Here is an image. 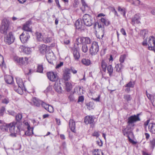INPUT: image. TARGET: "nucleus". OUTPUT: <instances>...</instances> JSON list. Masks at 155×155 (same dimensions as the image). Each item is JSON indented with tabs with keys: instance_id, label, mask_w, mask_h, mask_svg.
I'll use <instances>...</instances> for the list:
<instances>
[{
	"instance_id": "a18cd8bd",
	"label": "nucleus",
	"mask_w": 155,
	"mask_h": 155,
	"mask_svg": "<svg viewBox=\"0 0 155 155\" xmlns=\"http://www.w3.org/2000/svg\"><path fill=\"white\" fill-rule=\"evenodd\" d=\"M94 155H103V153L101 150H95L93 152Z\"/></svg>"
},
{
	"instance_id": "b1692460",
	"label": "nucleus",
	"mask_w": 155,
	"mask_h": 155,
	"mask_svg": "<svg viewBox=\"0 0 155 155\" xmlns=\"http://www.w3.org/2000/svg\"><path fill=\"white\" fill-rule=\"evenodd\" d=\"M5 80L6 83L8 84H11L13 82V78L10 75H5Z\"/></svg>"
},
{
	"instance_id": "9d476101",
	"label": "nucleus",
	"mask_w": 155,
	"mask_h": 155,
	"mask_svg": "<svg viewBox=\"0 0 155 155\" xmlns=\"http://www.w3.org/2000/svg\"><path fill=\"white\" fill-rule=\"evenodd\" d=\"M15 38L12 34V33L10 32L8 35L5 38V41L7 44L10 45L14 41Z\"/></svg>"
},
{
	"instance_id": "4be33fe9",
	"label": "nucleus",
	"mask_w": 155,
	"mask_h": 155,
	"mask_svg": "<svg viewBox=\"0 0 155 155\" xmlns=\"http://www.w3.org/2000/svg\"><path fill=\"white\" fill-rule=\"evenodd\" d=\"M28 130L26 131L25 132V134L23 135V136L25 135L27 136H30L33 134V128H31L30 126L29 125L27 127Z\"/></svg>"
},
{
	"instance_id": "680f3d73",
	"label": "nucleus",
	"mask_w": 155,
	"mask_h": 155,
	"mask_svg": "<svg viewBox=\"0 0 155 155\" xmlns=\"http://www.w3.org/2000/svg\"><path fill=\"white\" fill-rule=\"evenodd\" d=\"M84 100V97L83 96H80L79 97L78 102H82Z\"/></svg>"
},
{
	"instance_id": "c85d7f7f",
	"label": "nucleus",
	"mask_w": 155,
	"mask_h": 155,
	"mask_svg": "<svg viewBox=\"0 0 155 155\" xmlns=\"http://www.w3.org/2000/svg\"><path fill=\"white\" fill-rule=\"evenodd\" d=\"M47 46L46 45L42 44L39 45V49L41 53L44 54L47 51Z\"/></svg>"
},
{
	"instance_id": "ea45409f",
	"label": "nucleus",
	"mask_w": 155,
	"mask_h": 155,
	"mask_svg": "<svg viewBox=\"0 0 155 155\" xmlns=\"http://www.w3.org/2000/svg\"><path fill=\"white\" fill-rule=\"evenodd\" d=\"M46 58L48 62L50 64H53L52 58L51 55L49 54H47L46 55Z\"/></svg>"
},
{
	"instance_id": "423d86ee",
	"label": "nucleus",
	"mask_w": 155,
	"mask_h": 155,
	"mask_svg": "<svg viewBox=\"0 0 155 155\" xmlns=\"http://www.w3.org/2000/svg\"><path fill=\"white\" fill-rule=\"evenodd\" d=\"M133 129V127L130 126H129L127 124V127L126 128H123L122 130L124 136H127L130 141H133V140L131 139L129 135L132 134V130Z\"/></svg>"
},
{
	"instance_id": "69168bd1",
	"label": "nucleus",
	"mask_w": 155,
	"mask_h": 155,
	"mask_svg": "<svg viewBox=\"0 0 155 155\" xmlns=\"http://www.w3.org/2000/svg\"><path fill=\"white\" fill-rule=\"evenodd\" d=\"M96 142L97 144L99 146L101 147L102 146L103 143L101 140H97Z\"/></svg>"
},
{
	"instance_id": "5fc2aeb1",
	"label": "nucleus",
	"mask_w": 155,
	"mask_h": 155,
	"mask_svg": "<svg viewBox=\"0 0 155 155\" xmlns=\"http://www.w3.org/2000/svg\"><path fill=\"white\" fill-rule=\"evenodd\" d=\"M84 42L86 44H90L91 42V40L88 37L85 38Z\"/></svg>"
},
{
	"instance_id": "0e129e2a",
	"label": "nucleus",
	"mask_w": 155,
	"mask_h": 155,
	"mask_svg": "<svg viewBox=\"0 0 155 155\" xmlns=\"http://www.w3.org/2000/svg\"><path fill=\"white\" fill-rule=\"evenodd\" d=\"M63 62H61L59 64H57L55 68L56 69L59 68L63 66Z\"/></svg>"
},
{
	"instance_id": "13d9d810",
	"label": "nucleus",
	"mask_w": 155,
	"mask_h": 155,
	"mask_svg": "<svg viewBox=\"0 0 155 155\" xmlns=\"http://www.w3.org/2000/svg\"><path fill=\"white\" fill-rule=\"evenodd\" d=\"M81 2L82 4L85 8L86 7H87L88 6L87 4L85 2L84 0H81Z\"/></svg>"
},
{
	"instance_id": "052dcab7",
	"label": "nucleus",
	"mask_w": 155,
	"mask_h": 155,
	"mask_svg": "<svg viewBox=\"0 0 155 155\" xmlns=\"http://www.w3.org/2000/svg\"><path fill=\"white\" fill-rule=\"evenodd\" d=\"M8 114L9 115H12V116H15L16 114V113L15 111L13 110H9L8 111Z\"/></svg>"
},
{
	"instance_id": "8fccbe9b",
	"label": "nucleus",
	"mask_w": 155,
	"mask_h": 155,
	"mask_svg": "<svg viewBox=\"0 0 155 155\" xmlns=\"http://www.w3.org/2000/svg\"><path fill=\"white\" fill-rule=\"evenodd\" d=\"M43 68L42 65H38L37 68V72L42 73L43 71Z\"/></svg>"
},
{
	"instance_id": "9b49d317",
	"label": "nucleus",
	"mask_w": 155,
	"mask_h": 155,
	"mask_svg": "<svg viewBox=\"0 0 155 155\" xmlns=\"http://www.w3.org/2000/svg\"><path fill=\"white\" fill-rule=\"evenodd\" d=\"M49 79L52 81H55L57 80L58 76L56 72H50L47 74Z\"/></svg>"
},
{
	"instance_id": "20e7f679",
	"label": "nucleus",
	"mask_w": 155,
	"mask_h": 155,
	"mask_svg": "<svg viewBox=\"0 0 155 155\" xmlns=\"http://www.w3.org/2000/svg\"><path fill=\"white\" fill-rule=\"evenodd\" d=\"M82 21L84 25L87 26H91L93 23L91 17L87 14H85L83 16Z\"/></svg>"
},
{
	"instance_id": "ddd939ff",
	"label": "nucleus",
	"mask_w": 155,
	"mask_h": 155,
	"mask_svg": "<svg viewBox=\"0 0 155 155\" xmlns=\"http://www.w3.org/2000/svg\"><path fill=\"white\" fill-rule=\"evenodd\" d=\"M63 79L65 81H68L71 78V73L69 72L68 68H66L64 71Z\"/></svg>"
},
{
	"instance_id": "f704fd0d",
	"label": "nucleus",
	"mask_w": 155,
	"mask_h": 155,
	"mask_svg": "<svg viewBox=\"0 0 155 155\" xmlns=\"http://www.w3.org/2000/svg\"><path fill=\"white\" fill-rule=\"evenodd\" d=\"M81 62L86 66H88L91 64L90 60L88 59H83L81 60Z\"/></svg>"
},
{
	"instance_id": "a211bd4d",
	"label": "nucleus",
	"mask_w": 155,
	"mask_h": 155,
	"mask_svg": "<svg viewBox=\"0 0 155 155\" xmlns=\"http://www.w3.org/2000/svg\"><path fill=\"white\" fill-rule=\"evenodd\" d=\"M22 114L18 113L15 116V120L16 122H15L18 124L19 126H20L21 124V119L22 118Z\"/></svg>"
},
{
	"instance_id": "3c124183",
	"label": "nucleus",
	"mask_w": 155,
	"mask_h": 155,
	"mask_svg": "<svg viewBox=\"0 0 155 155\" xmlns=\"http://www.w3.org/2000/svg\"><path fill=\"white\" fill-rule=\"evenodd\" d=\"M51 38L49 37H48L44 39H43V41L45 43L50 42L51 41Z\"/></svg>"
},
{
	"instance_id": "aec40b11",
	"label": "nucleus",
	"mask_w": 155,
	"mask_h": 155,
	"mask_svg": "<svg viewBox=\"0 0 155 155\" xmlns=\"http://www.w3.org/2000/svg\"><path fill=\"white\" fill-rule=\"evenodd\" d=\"M30 24L28 22H26L25 24L24 25L23 27V29L24 31L28 32H32L31 29L30 28Z\"/></svg>"
},
{
	"instance_id": "f3484780",
	"label": "nucleus",
	"mask_w": 155,
	"mask_h": 155,
	"mask_svg": "<svg viewBox=\"0 0 155 155\" xmlns=\"http://www.w3.org/2000/svg\"><path fill=\"white\" fill-rule=\"evenodd\" d=\"M42 107L50 113H52L54 111L53 107L51 106L50 105L45 103L42 104Z\"/></svg>"
},
{
	"instance_id": "338daca9",
	"label": "nucleus",
	"mask_w": 155,
	"mask_h": 155,
	"mask_svg": "<svg viewBox=\"0 0 155 155\" xmlns=\"http://www.w3.org/2000/svg\"><path fill=\"white\" fill-rule=\"evenodd\" d=\"M120 31L123 35H126V33L125 31L123 28L121 29Z\"/></svg>"
},
{
	"instance_id": "bb28decb",
	"label": "nucleus",
	"mask_w": 155,
	"mask_h": 155,
	"mask_svg": "<svg viewBox=\"0 0 155 155\" xmlns=\"http://www.w3.org/2000/svg\"><path fill=\"white\" fill-rule=\"evenodd\" d=\"M74 93H76L78 95H81L83 92V89L80 86L76 87L74 89Z\"/></svg>"
},
{
	"instance_id": "e433bc0d",
	"label": "nucleus",
	"mask_w": 155,
	"mask_h": 155,
	"mask_svg": "<svg viewBox=\"0 0 155 155\" xmlns=\"http://www.w3.org/2000/svg\"><path fill=\"white\" fill-rule=\"evenodd\" d=\"M108 73L110 76H111L113 71V68L111 65H109L107 67Z\"/></svg>"
},
{
	"instance_id": "c03bdc74",
	"label": "nucleus",
	"mask_w": 155,
	"mask_h": 155,
	"mask_svg": "<svg viewBox=\"0 0 155 155\" xmlns=\"http://www.w3.org/2000/svg\"><path fill=\"white\" fill-rule=\"evenodd\" d=\"M24 86H18V88L16 91V92H17L19 94H22L23 93V89Z\"/></svg>"
},
{
	"instance_id": "774afa93",
	"label": "nucleus",
	"mask_w": 155,
	"mask_h": 155,
	"mask_svg": "<svg viewBox=\"0 0 155 155\" xmlns=\"http://www.w3.org/2000/svg\"><path fill=\"white\" fill-rule=\"evenodd\" d=\"M152 103L153 106H155V95L153 97Z\"/></svg>"
},
{
	"instance_id": "f257e3e1",
	"label": "nucleus",
	"mask_w": 155,
	"mask_h": 155,
	"mask_svg": "<svg viewBox=\"0 0 155 155\" xmlns=\"http://www.w3.org/2000/svg\"><path fill=\"white\" fill-rule=\"evenodd\" d=\"M9 27V21L6 19H3L0 27V32L4 35H6L8 32Z\"/></svg>"
},
{
	"instance_id": "4c0bfd02",
	"label": "nucleus",
	"mask_w": 155,
	"mask_h": 155,
	"mask_svg": "<svg viewBox=\"0 0 155 155\" xmlns=\"http://www.w3.org/2000/svg\"><path fill=\"white\" fill-rule=\"evenodd\" d=\"M66 89L67 91H70L72 88V85L69 82H67L65 83Z\"/></svg>"
},
{
	"instance_id": "bf43d9fd",
	"label": "nucleus",
	"mask_w": 155,
	"mask_h": 155,
	"mask_svg": "<svg viewBox=\"0 0 155 155\" xmlns=\"http://www.w3.org/2000/svg\"><path fill=\"white\" fill-rule=\"evenodd\" d=\"M9 102V100L7 98H5L2 101V103L5 104H8Z\"/></svg>"
},
{
	"instance_id": "49530a36",
	"label": "nucleus",
	"mask_w": 155,
	"mask_h": 155,
	"mask_svg": "<svg viewBox=\"0 0 155 155\" xmlns=\"http://www.w3.org/2000/svg\"><path fill=\"white\" fill-rule=\"evenodd\" d=\"M85 38L83 37H80L76 39V41L79 44H81L84 41Z\"/></svg>"
},
{
	"instance_id": "473e14b6",
	"label": "nucleus",
	"mask_w": 155,
	"mask_h": 155,
	"mask_svg": "<svg viewBox=\"0 0 155 155\" xmlns=\"http://www.w3.org/2000/svg\"><path fill=\"white\" fill-rule=\"evenodd\" d=\"M16 81L18 86L19 87L24 86L22 79L19 77L16 78Z\"/></svg>"
},
{
	"instance_id": "7ed1b4c3",
	"label": "nucleus",
	"mask_w": 155,
	"mask_h": 155,
	"mask_svg": "<svg viewBox=\"0 0 155 155\" xmlns=\"http://www.w3.org/2000/svg\"><path fill=\"white\" fill-rule=\"evenodd\" d=\"M139 115V114H137L136 115H134L129 117L128 118L127 124L133 127L135 126V123L140 120Z\"/></svg>"
},
{
	"instance_id": "cd10ccee",
	"label": "nucleus",
	"mask_w": 155,
	"mask_h": 155,
	"mask_svg": "<svg viewBox=\"0 0 155 155\" xmlns=\"http://www.w3.org/2000/svg\"><path fill=\"white\" fill-rule=\"evenodd\" d=\"M148 129L151 133L155 134V124L153 123H150L149 124Z\"/></svg>"
},
{
	"instance_id": "f03ea898",
	"label": "nucleus",
	"mask_w": 155,
	"mask_h": 155,
	"mask_svg": "<svg viewBox=\"0 0 155 155\" xmlns=\"http://www.w3.org/2000/svg\"><path fill=\"white\" fill-rule=\"evenodd\" d=\"M28 59L27 57H19L17 56H15L13 60L16 63L21 66L25 65L28 63Z\"/></svg>"
},
{
	"instance_id": "09e8293b",
	"label": "nucleus",
	"mask_w": 155,
	"mask_h": 155,
	"mask_svg": "<svg viewBox=\"0 0 155 155\" xmlns=\"http://www.w3.org/2000/svg\"><path fill=\"white\" fill-rule=\"evenodd\" d=\"M69 70V72H72L73 74H75L77 73V71L75 70L74 68L73 67H71L70 68H68Z\"/></svg>"
},
{
	"instance_id": "603ef678",
	"label": "nucleus",
	"mask_w": 155,
	"mask_h": 155,
	"mask_svg": "<svg viewBox=\"0 0 155 155\" xmlns=\"http://www.w3.org/2000/svg\"><path fill=\"white\" fill-rule=\"evenodd\" d=\"M86 105L87 106V108L89 109L90 110L93 108L94 104L92 102H90L87 104Z\"/></svg>"
},
{
	"instance_id": "39448f33",
	"label": "nucleus",
	"mask_w": 155,
	"mask_h": 155,
	"mask_svg": "<svg viewBox=\"0 0 155 155\" xmlns=\"http://www.w3.org/2000/svg\"><path fill=\"white\" fill-rule=\"evenodd\" d=\"M99 51V46L97 43L93 42L89 49L90 54L92 56L96 55Z\"/></svg>"
},
{
	"instance_id": "72a5a7b5",
	"label": "nucleus",
	"mask_w": 155,
	"mask_h": 155,
	"mask_svg": "<svg viewBox=\"0 0 155 155\" xmlns=\"http://www.w3.org/2000/svg\"><path fill=\"white\" fill-rule=\"evenodd\" d=\"M101 21L102 23L105 26H107L110 24V21L108 20L106 18H102L101 19Z\"/></svg>"
},
{
	"instance_id": "412c9836",
	"label": "nucleus",
	"mask_w": 155,
	"mask_h": 155,
	"mask_svg": "<svg viewBox=\"0 0 155 155\" xmlns=\"http://www.w3.org/2000/svg\"><path fill=\"white\" fill-rule=\"evenodd\" d=\"M127 2H129L131 4L136 6H138L140 5L143 6L144 5L140 2L139 0H126Z\"/></svg>"
},
{
	"instance_id": "a19ab883",
	"label": "nucleus",
	"mask_w": 155,
	"mask_h": 155,
	"mask_svg": "<svg viewBox=\"0 0 155 155\" xmlns=\"http://www.w3.org/2000/svg\"><path fill=\"white\" fill-rule=\"evenodd\" d=\"M127 55L126 54H124L121 55L119 58V61L120 63H123L126 58Z\"/></svg>"
},
{
	"instance_id": "2eb2a0df",
	"label": "nucleus",
	"mask_w": 155,
	"mask_h": 155,
	"mask_svg": "<svg viewBox=\"0 0 155 155\" xmlns=\"http://www.w3.org/2000/svg\"><path fill=\"white\" fill-rule=\"evenodd\" d=\"M75 25L77 29L81 30L84 29V25L82 24L81 19L77 20L75 23Z\"/></svg>"
},
{
	"instance_id": "4d7b16f0",
	"label": "nucleus",
	"mask_w": 155,
	"mask_h": 155,
	"mask_svg": "<svg viewBox=\"0 0 155 155\" xmlns=\"http://www.w3.org/2000/svg\"><path fill=\"white\" fill-rule=\"evenodd\" d=\"M5 110V107L3 106L2 107L0 110V115L1 116H2L4 114V112Z\"/></svg>"
},
{
	"instance_id": "2f4dec72",
	"label": "nucleus",
	"mask_w": 155,
	"mask_h": 155,
	"mask_svg": "<svg viewBox=\"0 0 155 155\" xmlns=\"http://www.w3.org/2000/svg\"><path fill=\"white\" fill-rule=\"evenodd\" d=\"M123 98L124 100L128 103H129L132 99L131 95L128 94H125L124 95Z\"/></svg>"
},
{
	"instance_id": "f8f14e48",
	"label": "nucleus",
	"mask_w": 155,
	"mask_h": 155,
	"mask_svg": "<svg viewBox=\"0 0 155 155\" xmlns=\"http://www.w3.org/2000/svg\"><path fill=\"white\" fill-rule=\"evenodd\" d=\"M94 120L92 116H87L85 117L84 122L86 124H90L91 126L93 127L94 126Z\"/></svg>"
},
{
	"instance_id": "6ab92c4d",
	"label": "nucleus",
	"mask_w": 155,
	"mask_h": 155,
	"mask_svg": "<svg viewBox=\"0 0 155 155\" xmlns=\"http://www.w3.org/2000/svg\"><path fill=\"white\" fill-rule=\"evenodd\" d=\"M11 125V123L9 124L4 123L0 126V129L2 131H7Z\"/></svg>"
},
{
	"instance_id": "4468645a",
	"label": "nucleus",
	"mask_w": 155,
	"mask_h": 155,
	"mask_svg": "<svg viewBox=\"0 0 155 155\" xmlns=\"http://www.w3.org/2000/svg\"><path fill=\"white\" fill-rule=\"evenodd\" d=\"M72 52L75 60L78 61L80 58V54L77 48L74 47L72 49Z\"/></svg>"
},
{
	"instance_id": "7c9ffc66",
	"label": "nucleus",
	"mask_w": 155,
	"mask_h": 155,
	"mask_svg": "<svg viewBox=\"0 0 155 155\" xmlns=\"http://www.w3.org/2000/svg\"><path fill=\"white\" fill-rule=\"evenodd\" d=\"M124 66L121 63L116 64L114 68V69L117 72H121V69L123 68Z\"/></svg>"
},
{
	"instance_id": "0eeeda50",
	"label": "nucleus",
	"mask_w": 155,
	"mask_h": 155,
	"mask_svg": "<svg viewBox=\"0 0 155 155\" xmlns=\"http://www.w3.org/2000/svg\"><path fill=\"white\" fill-rule=\"evenodd\" d=\"M9 130L11 133H17L19 131L20 126L17 124L15 122L11 123Z\"/></svg>"
},
{
	"instance_id": "dca6fc26",
	"label": "nucleus",
	"mask_w": 155,
	"mask_h": 155,
	"mask_svg": "<svg viewBox=\"0 0 155 155\" xmlns=\"http://www.w3.org/2000/svg\"><path fill=\"white\" fill-rule=\"evenodd\" d=\"M140 18L139 15L137 14L135 15L134 17H133L132 19L131 24L134 25L135 24H137L140 23Z\"/></svg>"
},
{
	"instance_id": "58836bf2",
	"label": "nucleus",
	"mask_w": 155,
	"mask_h": 155,
	"mask_svg": "<svg viewBox=\"0 0 155 155\" xmlns=\"http://www.w3.org/2000/svg\"><path fill=\"white\" fill-rule=\"evenodd\" d=\"M101 67L103 71L105 72L106 70V68L107 67V63L104 60H102L101 62Z\"/></svg>"
},
{
	"instance_id": "6e6552de",
	"label": "nucleus",
	"mask_w": 155,
	"mask_h": 155,
	"mask_svg": "<svg viewBox=\"0 0 155 155\" xmlns=\"http://www.w3.org/2000/svg\"><path fill=\"white\" fill-rule=\"evenodd\" d=\"M30 37L29 33L26 31H24L20 36V39L23 43L27 42Z\"/></svg>"
},
{
	"instance_id": "864d4df0",
	"label": "nucleus",
	"mask_w": 155,
	"mask_h": 155,
	"mask_svg": "<svg viewBox=\"0 0 155 155\" xmlns=\"http://www.w3.org/2000/svg\"><path fill=\"white\" fill-rule=\"evenodd\" d=\"M118 11L120 12L121 13V14H123L124 16L125 14V9L124 8H121L120 7H119L118 8Z\"/></svg>"
},
{
	"instance_id": "1a4fd4ad",
	"label": "nucleus",
	"mask_w": 155,
	"mask_h": 155,
	"mask_svg": "<svg viewBox=\"0 0 155 155\" xmlns=\"http://www.w3.org/2000/svg\"><path fill=\"white\" fill-rule=\"evenodd\" d=\"M148 49H152L155 47V37L150 36L149 37L148 41Z\"/></svg>"
},
{
	"instance_id": "6e6d98bb",
	"label": "nucleus",
	"mask_w": 155,
	"mask_h": 155,
	"mask_svg": "<svg viewBox=\"0 0 155 155\" xmlns=\"http://www.w3.org/2000/svg\"><path fill=\"white\" fill-rule=\"evenodd\" d=\"M150 142L151 147L153 148L155 146V139L153 138L152 139L150 140Z\"/></svg>"
},
{
	"instance_id": "de8ad7c7",
	"label": "nucleus",
	"mask_w": 155,
	"mask_h": 155,
	"mask_svg": "<svg viewBox=\"0 0 155 155\" xmlns=\"http://www.w3.org/2000/svg\"><path fill=\"white\" fill-rule=\"evenodd\" d=\"M148 34V31L147 30L144 29L140 31V34L141 35H143L144 38L145 37L146 35Z\"/></svg>"
},
{
	"instance_id": "a878e982",
	"label": "nucleus",
	"mask_w": 155,
	"mask_h": 155,
	"mask_svg": "<svg viewBox=\"0 0 155 155\" xmlns=\"http://www.w3.org/2000/svg\"><path fill=\"white\" fill-rule=\"evenodd\" d=\"M32 101L34 104L37 107H39L40 105L42 106V104L45 103L42 101L37 99L36 97L33 98Z\"/></svg>"
},
{
	"instance_id": "c756f323",
	"label": "nucleus",
	"mask_w": 155,
	"mask_h": 155,
	"mask_svg": "<svg viewBox=\"0 0 155 155\" xmlns=\"http://www.w3.org/2000/svg\"><path fill=\"white\" fill-rule=\"evenodd\" d=\"M20 48L23 49L22 51H24L27 54H29L31 52V48H30L24 47L23 46H21Z\"/></svg>"
},
{
	"instance_id": "393cba45",
	"label": "nucleus",
	"mask_w": 155,
	"mask_h": 155,
	"mask_svg": "<svg viewBox=\"0 0 155 155\" xmlns=\"http://www.w3.org/2000/svg\"><path fill=\"white\" fill-rule=\"evenodd\" d=\"M60 83H55L54 85V87L55 91L59 93L61 92L62 89Z\"/></svg>"
},
{
	"instance_id": "e2e57ef3",
	"label": "nucleus",
	"mask_w": 155,
	"mask_h": 155,
	"mask_svg": "<svg viewBox=\"0 0 155 155\" xmlns=\"http://www.w3.org/2000/svg\"><path fill=\"white\" fill-rule=\"evenodd\" d=\"M4 62L3 57L0 54V65L2 64Z\"/></svg>"
},
{
	"instance_id": "c9c22d12",
	"label": "nucleus",
	"mask_w": 155,
	"mask_h": 155,
	"mask_svg": "<svg viewBox=\"0 0 155 155\" xmlns=\"http://www.w3.org/2000/svg\"><path fill=\"white\" fill-rule=\"evenodd\" d=\"M36 35L38 41H43V37L41 33L36 32Z\"/></svg>"
},
{
	"instance_id": "37998d69",
	"label": "nucleus",
	"mask_w": 155,
	"mask_h": 155,
	"mask_svg": "<svg viewBox=\"0 0 155 155\" xmlns=\"http://www.w3.org/2000/svg\"><path fill=\"white\" fill-rule=\"evenodd\" d=\"M87 46L86 44H83L81 48V51L84 53H86L88 51Z\"/></svg>"
},
{
	"instance_id": "5701e85b",
	"label": "nucleus",
	"mask_w": 155,
	"mask_h": 155,
	"mask_svg": "<svg viewBox=\"0 0 155 155\" xmlns=\"http://www.w3.org/2000/svg\"><path fill=\"white\" fill-rule=\"evenodd\" d=\"M69 126L71 131L75 133V122L73 120L71 119L69 120Z\"/></svg>"
},
{
	"instance_id": "79ce46f5",
	"label": "nucleus",
	"mask_w": 155,
	"mask_h": 155,
	"mask_svg": "<svg viewBox=\"0 0 155 155\" xmlns=\"http://www.w3.org/2000/svg\"><path fill=\"white\" fill-rule=\"evenodd\" d=\"M134 83L131 81H130L129 83L126 84L124 87H129L130 88H133L134 87Z\"/></svg>"
}]
</instances>
